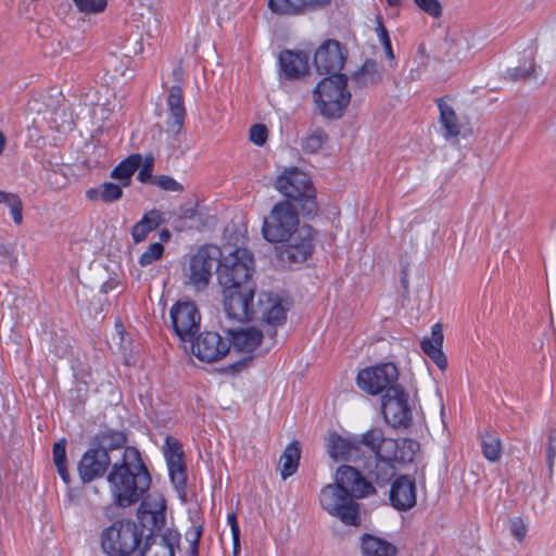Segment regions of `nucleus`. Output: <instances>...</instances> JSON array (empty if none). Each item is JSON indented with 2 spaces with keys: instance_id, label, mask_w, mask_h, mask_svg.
<instances>
[{
  "instance_id": "obj_55",
  "label": "nucleus",
  "mask_w": 556,
  "mask_h": 556,
  "mask_svg": "<svg viewBox=\"0 0 556 556\" xmlns=\"http://www.w3.org/2000/svg\"><path fill=\"white\" fill-rule=\"evenodd\" d=\"M534 73V64L532 61H528V64L525 66H519L516 68V76L526 78L532 76Z\"/></svg>"
},
{
  "instance_id": "obj_24",
  "label": "nucleus",
  "mask_w": 556,
  "mask_h": 556,
  "mask_svg": "<svg viewBox=\"0 0 556 556\" xmlns=\"http://www.w3.org/2000/svg\"><path fill=\"white\" fill-rule=\"evenodd\" d=\"M166 104L167 132L169 136H177L180 134L186 117L182 89L179 86L169 88Z\"/></svg>"
},
{
  "instance_id": "obj_29",
  "label": "nucleus",
  "mask_w": 556,
  "mask_h": 556,
  "mask_svg": "<svg viewBox=\"0 0 556 556\" xmlns=\"http://www.w3.org/2000/svg\"><path fill=\"white\" fill-rule=\"evenodd\" d=\"M443 330L441 324H435L431 330L430 338H424L420 342L422 352L441 369L447 367V359L442 350Z\"/></svg>"
},
{
  "instance_id": "obj_22",
  "label": "nucleus",
  "mask_w": 556,
  "mask_h": 556,
  "mask_svg": "<svg viewBox=\"0 0 556 556\" xmlns=\"http://www.w3.org/2000/svg\"><path fill=\"white\" fill-rule=\"evenodd\" d=\"M111 458L109 454L99 448H89L83 455L78 464V473L83 482H90L98 477H102L109 465Z\"/></svg>"
},
{
  "instance_id": "obj_1",
  "label": "nucleus",
  "mask_w": 556,
  "mask_h": 556,
  "mask_svg": "<svg viewBox=\"0 0 556 556\" xmlns=\"http://www.w3.org/2000/svg\"><path fill=\"white\" fill-rule=\"evenodd\" d=\"M376 493V489L354 467L340 466L336 483L325 485L319 495L320 506L346 526L361 525L359 504L353 497L363 498Z\"/></svg>"
},
{
  "instance_id": "obj_8",
  "label": "nucleus",
  "mask_w": 556,
  "mask_h": 556,
  "mask_svg": "<svg viewBox=\"0 0 556 556\" xmlns=\"http://www.w3.org/2000/svg\"><path fill=\"white\" fill-rule=\"evenodd\" d=\"M298 212L289 201L275 204L265 218L262 232L264 238L271 243L286 240L294 231L301 229Z\"/></svg>"
},
{
  "instance_id": "obj_39",
  "label": "nucleus",
  "mask_w": 556,
  "mask_h": 556,
  "mask_svg": "<svg viewBox=\"0 0 556 556\" xmlns=\"http://www.w3.org/2000/svg\"><path fill=\"white\" fill-rule=\"evenodd\" d=\"M389 438H386L383 435V432L379 428H371L365 433L361 435L358 439L359 446L364 445L367 447L371 453L372 456H383V445L388 441Z\"/></svg>"
},
{
  "instance_id": "obj_18",
  "label": "nucleus",
  "mask_w": 556,
  "mask_h": 556,
  "mask_svg": "<svg viewBox=\"0 0 556 556\" xmlns=\"http://www.w3.org/2000/svg\"><path fill=\"white\" fill-rule=\"evenodd\" d=\"M170 480L175 488L184 491L187 483L186 465L181 444L174 438L167 437L164 446Z\"/></svg>"
},
{
  "instance_id": "obj_28",
  "label": "nucleus",
  "mask_w": 556,
  "mask_h": 556,
  "mask_svg": "<svg viewBox=\"0 0 556 556\" xmlns=\"http://www.w3.org/2000/svg\"><path fill=\"white\" fill-rule=\"evenodd\" d=\"M367 477H364L371 485L386 486L395 476V467L390 458L371 456L365 465Z\"/></svg>"
},
{
  "instance_id": "obj_15",
  "label": "nucleus",
  "mask_w": 556,
  "mask_h": 556,
  "mask_svg": "<svg viewBox=\"0 0 556 556\" xmlns=\"http://www.w3.org/2000/svg\"><path fill=\"white\" fill-rule=\"evenodd\" d=\"M192 354L201 362L214 363L224 358L230 350V340L216 331H203L189 341Z\"/></svg>"
},
{
  "instance_id": "obj_19",
  "label": "nucleus",
  "mask_w": 556,
  "mask_h": 556,
  "mask_svg": "<svg viewBox=\"0 0 556 556\" xmlns=\"http://www.w3.org/2000/svg\"><path fill=\"white\" fill-rule=\"evenodd\" d=\"M90 104H92V109L90 111L91 114V123L92 126L90 128L91 138L98 136H113L110 132V117L115 110L116 103L115 99L106 96H98L97 102L90 100Z\"/></svg>"
},
{
  "instance_id": "obj_45",
  "label": "nucleus",
  "mask_w": 556,
  "mask_h": 556,
  "mask_svg": "<svg viewBox=\"0 0 556 556\" xmlns=\"http://www.w3.org/2000/svg\"><path fill=\"white\" fill-rule=\"evenodd\" d=\"M164 254V245L160 242L149 244L147 250L140 255L139 264L142 267L151 265L153 262L160 260Z\"/></svg>"
},
{
  "instance_id": "obj_51",
  "label": "nucleus",
  "mask_w": 556,
  "mask_h": 556,
  "mask_svg": "<svg viewBox=\"0 0 556 556\" xmlns=\"http://www.w3.org/2000/svg\"><path fill=\"white\" fill-rule=\"evenodd\" d=\"M227 521L231 529L232 541H233V554L237 556L240 548V529L237 521L236 513L228 514Z\"/></svg>"
},
{
  "instance_id": "obj_47",
  "label": "nucleus",
  "mask_w": 556,
  "mask_h": 556,
  "mask_svg": "<svg viewBox=\"0 0 556 556\" xmlns=\"http://www.w3.org/2000/svg\"><path fill=\"white\" fill-rule=\"evenodd\" d=\"M414 3L432 18L442 16L443 9L439 0H414Z\"/></svg>"
},
{
  "instance_id": "obj_63",
  "label": "nucleus",
  "mask_w": 556,
  "mask_h": 556,
  "mask_svg": "<svg viewBox=\"0 0 556 556\" xmlns=\"http://www.w3.org/2000/svg\"><path fill=\"white\" fill-rule=\"evenodd\" d=\"M257 146H263L266 141H263V140H260V141H254Z\"/></svg>"
},
{
  "instance_id": "obj_46",
  "label": "nucleus",
  "mask_w": 556,
  "mask_h": 556,
  "mask_svg": "<svg viewBox=\"0 0 556 556\" xmlns=\"http://www.w3.org/2000/svg\"><path fill=\"white\" fill-rule=\"evenodd\" d=\"M83 14H97L106 8V0H72Z\"/></svg>"
},
{
  "instance_id": "obj_42",
  "label": "nucleus",
  "mask_w": 556,
  "mask_h": 556,
  "mask_svg": "<svg viewBox=\"0 0 556 556\" xmlns=\"http://www.w3.org/2000/svg\"><path fill=\"white\" fill-rule=\"evenodd\" d=\"M0 203L7 204L10 207L14 223L21 225L23 222V203L20 197L15 193L0 190Z\"/></svg>"
},
{
  "instance_id": "obj_43",
  "label": "nucleus",
  "mask_w": 556,
  "mask_h": 556,
  "mask_svg": "<svg viewBox=\"0 0 556 556\" xmlns=\"http://www.w3.org/2000/svg\"><path fill=\"white\" fill-rule=\"evenodd\" d=\"M481 446L483 456L490 462H496L501 458V440L495 433H485Z\"/></svg>"
},
{
  "instance_id": "obj_13",
  "label": "nucleus",
  "mask_w": 556,
  "mask_h": 556,
  "mask_svg": "<svg viewBox=\"0 0 556 556\" xmlns=\"http://www.w3.org/2000/svg\"><path fill=\"white\" fill-rule=\"evenodd\" d=\"M381 408L384 420L393 428H407L412 424L408 393L403 388H389L382 396Z\"/></svg>"
},
{
  "instance_id": "obj_54",
  "label": "nucleus",
  "mask_w": 556,
  "mask_h": 556,
  "mask_svg": "<svg viewBox=\"0 0 556 556\" xmlns=\"http://www.w3.org/2000/svg\"><path fill=\"white\" fill-rule=\"evenodd\" d=\"M177 214L180 219H192L197 214V210L192 205H181Z\"/></svg>"
},
{
  "instance_id": "obj_27",
  "label": "nucleus",
  "mask_w": 556,
  "mask_h": 556,
  "mask_svg": "<svg viewBox=\"0 0 556 556\" xmlns=\"http://www.w3.org/2000/svg\"><path fill=\"white\" fill-rule=\"evenodd\" d=\"M279 65L288 78H300L309 71L308 55L303 51L283 50L279 53Z\"/></svg>"
},
{
  "instance_id": "obj_57",
  "label": "nucleus",
  "mask_w": 556,
  "mask_h": 556,
  "mask_svg": "<svg viewBox=\"0 0 556 556\" xmlns=\"http://www.w3.org/2000/svg\"><path fill=\"white\" fill-rule=\"evenodd\" d=\"M302 143V150L305 153H315L317 152L321 147V141H301Z\"/></svg>"
},
{
  "instance_id": "obj_64",
  "label": "nucleus",
  "mask_w": 556,
  "mask_h": 556,
  "mask_svg": "<svg viewBox=\"0 0 556 556\" xmlns=\"http://www.w3.org/2000/svg\"><path fill=\"white\" fill-rule=\"evenodd\" d=\"M0 139H4V136L1 131H0Z\"/></svg>"
},
{
  "instance_id": "obj_36",
  "label": "nucleus",
  "mask_w": 556,
  "mask_h": 556,
  "mask_svg": "<svg viewBox=\"0 0 556 556\" xmlns=\"http://www.w3.org/2000/svg\"><path fill=\"white\" fill-rule=\"evenodd\" d=\"M86 197L90 201H102L112 203L118 201L123 197V186L105 181L97 188H90L86 191Z\"/></svg>"
},
{
  "instance_id": "obj_37",
  "label": "nucleus",
  "mask_w": 556,
  "mask_h": 556,
  "mask_svg": "<svg viewBox=\"0 0 556 556\" xmlns=\"http://www.w3.org/2000/svg\"><path fill=\"white\" fill-rule=\"evenodd\" d=\"M300 456L301 448L299 442L293 441L287 445L279 458V469L282 479H287L296 471Z\"/></svg>"
},
{
  "instance_id": "obj_14",
  "label": "nucleus",
  "mask_w": 556,
  "mask_h": 556,
  "mask_svg": "<svg viewBox=\"0 0 556 556\" xmlns=\"http://www.w3.org/2000/svg\"><path fill=\"white\" fill-rule=\"evenodd\" d=\"M172 327L181 342L192 341L199 332L201 314L191 301H179L169 311Z\"/></svg>"
},
{
  "instance_id": "obj_60",
  "label": "nucleus",
  "mask_w": 556,
  "mask_h": 556,
  "mask_svg": "<svg viewBox=\"0 0 556 556\" xmlns=\"http://www.w3.org/2000/svg\"><path fill=\"white\" fill-rule=\"evenodd\" d=\"M5 142H7V141H0V154H1V153H2V151L4 150Z\"/></svg>"
},
{
  "instance_id": "obj_30",
  "label": "nucleus",
  "mask_w": 556,
  "mask_h": 556,
  "mask_svg": "<svg viewBox=\"0 0 556 556\" xmlns=\"http://www.w3.org/2000/svg\"><path fill=\"white\" fill-rule=\"evenodd\" d=\"M330 0H268V9L280 15H295L328 4Z\"/></svg>"
},
{
  "instance_id": "obj_11",
  "label": "nucleus",
  "mask_w": 556,
  "mask_h": 556,
  "mask_svg": "<svg viewBox=\"0 0 556 556\" xmlns=\"http://www.w3.org/2000/svg\"><path fill=\"white\" fill-rule=\"evenodd\" d=\"M399 370L393 363H384L378 366L362 369L356 378L359 389L376 395L389 388H397Z\"/></svg>"
},
{
  "instance_id": "obj_16",
  "label": "nucleus",
  "mask_w": 556,
  "mask_h": 556,
  "mask_svg": "<svg viewBox=\"0 0 556 556\" xmlns=\"http://www.w3.org/2000/svg\"><path fill=\"white\" fill-rule=\"evenodd\" d=\"M345 51L332 39L324 41L314 54V65L319 74H338L345 63Z\"/></svg>"
},
{
  "instance_id": "obj_53",
  "label": "nucleus",
  "mask_w": 556,
  "mask_h": 556,
  "mask_svg": "<svg viewBox=\"0 0 556 556\" xmlns=\"http://www.w3.org/2000/svg\"><path fill=\"white\" fill-rule=\"evenodd\" d=\"M268 129L264 124H255L250 128L249 139H267Z\"/></svg>"
},
{
  "instance_id": "obj_41",
  "label": "nucleus",
  "mask_w": 556,
  "mask_h": 556,
  "mask_svg": "<svg viewBox=\"0 0 556 556\" xmlns=\"http://www.w3.org/2000/svg\"><path fill=\"white\" fill-rule=\"evenodd\" d=\"M53 463L62 480L70 483V473L66 467V440L61 439L53 445Z\"/></svg>"
},
{
  "instance_id": "obj_61",
  "label": "nucleus",
  "mask_w": 556,
  "mask_h": 556,
  "mask_svg": "<svg viewBox=\"0 0 556 556\" xmlns=\"http://www.w3.org/2000/svg\"><path fill=\"white\" fill-rule=\"evenodd\" d=\"M323 136L321 135H313L311 139H316V140H319L321 139Z\"/></svg>"
},
{
  "instance_id": "obj_9",
  "label": "nucleus",
  "mask_w": 556,
  "mask_h": 556,
  "mask_svg": "<svg viewBox=\"0 0 556 556\" xmlns=\"http://www.w3.org/2000/svg\"><path fill=\"white\" fill-rule=\"evenodd\" d=\"M141 538L142 532L134 521L119 520L103 532L102 547L109 555L128 556L137 549Z\"/></svg>"
},
{
  "instance_id": "obj_40",
  "label": "nucleus",
  "mask_w": 556,
  "mask_h": 556,
  "mask_svg": "<svg viewBox=\"0 0 556 556\" xmlns=\"http://www.w3.org/2000/svg\"><path fill=\"white\" fill-rule=\"evenodd\" d=\"M99 446L97 448L103 450L109 454V451L122 448L127 442L126 435L122 431H106L102 432L97 438Z\"/></svg>"
},
{
  "instance_id": "obj_21",
  "label": "nucleus",
  "mask_w": 556,
  "mask_h": 556,
  "mask_svg": "<svg viewBox=\"0 0 556 556\" xmlns=\"http://www.w3.org/2000/svg\"><path fill=\"white\" fill-rule=\"evenodd\" d=\"M389 500L396 510L406 511L416 505L415 479L403 475L397 477L389 490Z\"/></svg>"
},
{
  "instance_id": "obj_32",
  "label": "nucleus",
  "mask_w": 556,
  "mask_h": 556,
  "mask_svg": "<svg viewBox=\"0 0 556 556\" xmlns=\"http://www.w3.org/2000/svg\"><path fill=\"white\" fill-rule=\"evenodd\" d=\"M229 336H231V342L233 346L244 353L254 351L263 340V333L256 328H247L233 330L232 328L227 329Z\"/></svg>"
},
{
  "instance_id": "obj_35",
  "label": "nucleus",
  "mask_w": 556,
  "mask_h": 556,
  "mask_svg": "<svg viewBox=\"0 0 556 556\" xmlns=\"http://www.w3.org/2000/svg\"><path fill=\"white\" fill-rule=\"evenodd\" d=\"M142 156L138 153L129 155L111 172V178L118 180L123 187H128L134 173L140 167Z\"/></svg>"
},
{
  "instance_id": "obj_31",
  "label": "nucleus",
  "mask_w": 556,
  "mask_h": 556,
  "mask_svg": "<svg viewBox=\"0 0 556 556\" xmlns=\"http://www.w3.org/2000/svg\"><path fill=\"white\" fill-rule=\"evenodd\" d=\"M437 105L440 112L439 121L442 128L445 130L446 137H458L463 135L462 124L454 110L452 102L448 99H439ZM464 136L466 134L464 132Z\"/></svg>"
},
{
  "instance_id": "obj_44",
  "label": "nucleus",
  "mask_w": 556,
  "mask_h": 556,
  "mask_svg": "<svg viewBox=\"0 0 556 556\" xmlns=\"http://www.w3.org/2000/svg\"><path fill=\"white\" fill-rule=\"evenodd\" d=\"M376 33H377L378 40L384 50L386 56L391 62V66L394 67L395 66V55H394V52L392 49L389 33L380 20L378 21V24L376 27Z\"/></svg>"
},
{
  "instance_id": "obj_56",
  "label": "nucleus",
  "mask_w": 556,
  "mask_h": 556,
  "mask_svg": "<svg viewBox=\"0 0 556 556\" xmlns=\"http://www.w3.org/2000/svg\"><path fill=\"white\" fill-rule=\"evenodd\" d=\"M201 535H202V527H198L194 530L193 539L191 541L189 556H197L198 555V545H199V541H200Z\"/></svg>"
},
{
  "instance_id": "obj_34",
  "label": "nucleus",
  "mask_w": 556,
  "mask_h": 556,
  "mask_svg": "<svg viewBox=\"0 0 556 556\" xmlns=\"http://www.w3.org/2000/svg\"><path fill=\"white\" fill-rule=\"evenodd\" d=\"M165 220L163 213L156 208L147 212L142 218L131 228V237L134 242L140 243L144 241L150 232L155 230Z\"/></svg>"
},
{
  "instance_id": "obj_10",
  "label": "nucleus",
  "mask_w": 556,
  "mask_h": 556,
  "mask_svg": "<svg viewBox=\"0 0 556 556\" xmlns=\"http://www.w3.org/2000/svg\"><path fill=\"white\" fill-rule=\"evenodd\" d=\"M315 232L308 225H302L286 240L278 242L276 254L288 266L304 263L313 253Z\"/></svg>"
},
{
  "instance_id": "obj_26",
  "label": "nucleus",
  "mask_w": 556,
  "mask_h": 556,
  "mask_svg": "<svg viewBox=\"0 0 556 556\" xmlns=\"http://www.w3.org/2000/svg\"><path fill=\"white\" fill-rule=\"evenodd\" d=\"M384 457L393 463L406 464L414 460L419 443L413 439H388L383 445Z\"/></svg>"
},
{
  "instance_id": "obj_4",
  "label": "nucleus",
  "mask_w": 556,
  "mask_h": 556,
  "mask_svg": "<svg viewBox=\"0 0 556 556\" xmlns=\"http://www.w3.org/2000/svg\"><path fill=\"white\" fill-rule=\"evenodd\" d=\"M348 79L342 74L330 75L321 79L313 90V102L325 117L339 118L351 102Z\"/></svg>"
},
{
  "instance_id": "obj_59",
  "label": "nucleus",
  "mask_w": 556,
  "mask_h": 556,
  "mask_svg": "<svg viewBox=\"0 0 556 556\" xmlns=\"http://www.w3.org/2000/svg\"><path fill=\"white\" fill-rule=\"evenodd\" d=\"M170 237V233L168 230L164 229L161 232V238L167 240Z\"/></svg>"
},
{
  "instance_id": "obj_6",
  "label": "nucleus",
  "mask_w": 556,
  "mask_h": 556,
  "mask_svg": "<svg viewBox=\"0 0 556 556\" xmlns=\"http://www.w3.org/2000/svg\"><path fill=\"white\" fill-rule=\"evenodd\" d=\"M253 255L243 248H237L219 258L216 267L217 279L223 289L253 287Z\"/></svg>"
},
{
  "instance_id": "obj_20",
  "label": "nucleus",
  "mask_w": 556,
  "mask_h": 556,
  "mask_svg": "<svg viewBox=\"0 0 556 556\" xmlns=\"http://www.w3.org/2000/svg\"><path fill=\"white\" fill-rule=\"evenodd\" d=\"M165 501L163 497L152 500L144 498L139 508L138 517L141 523L147 527L151 526V534L149 536L161 535L165 526Z\"/></svg>"
},
{
  "instance_id": "obj_25",
  "label": "nucleus",
  "mask_w": 556,
  "mask_h": 556,
  "mask_svg": "<svg viewBox=\"0 0 556 556\" xmlns=\"http://www.w3.org/2000/svg\"><path fill=\"white\" fill-rule=\"evenodd\" d=\"M179 533L166 529L161 535L147 536L142 556H175Z\"/></svg>"
},
{
  "instance_id": "obj_50",
  "label": "nucleus",
  "mask_w": 556,
  "mask_h": 556,
  "mask_svg": "<svg viewBox=\"0 0 556 556\" xmlns=\"http://www.w3.org/2000/svg\"><path fill=\"white\" fill-rule=\"evenodd\" d=\"M509 531L516 540L522 542L527 535L528 527L521 518L516 517L509 520Z\"/></svg>"
},
{
  "instance_id": "obj_58",
  "label": "nucleus",
  "mask_w": 556,
  "mask_h": 556,
  "mask_svg": "<svg viewBox=\"0 0 556 556\" xmlns=\"http://www.w3.org/2000/svg\"><path fill=\"white\" fill-rule=\"evenodd\" d=\"M389 7L400 8L402 5L403 0H386Z\"/></svg>"
},
{
  "instance_id": "obj_62",
  "label": "nucleus",
  "mask_w": 556,
  "mask_h": 556,
  "mask_svg": "<svg viewBox=\"0 0 556 556\" xmlns=\"http://www.w3.org/2000/svg\"><path fill=\"white\" fill-rule=\"evenodd\" d=\"M553 457H554V451L551 450L549 451V455H548L549 462H552Z\"/></svg>"
},
{
  "instance_id": "obj_49",
  "label": "nucleus",
  "mask_w": 556,
  "mask_h": 556,
  "mask_svg": "<svg viewBox=\"0 0 556 556\" xmlns=\"http://www.w3.org/2000/svg\"><path fill=\"white\" fill-rule=\"evenodd\" d=\"M153 167H154V159L152 156H147L143 161V163L141 162V165L139 167V173H138V180L142 184H146V182H151L152 184V180H153V176H152V173H153Z\"/></svg>"
},
{
  "instance_id": "obj_23",
  "label": "nucleus",
  "mask_w": 556,
  "mask_h": 556,
  "mask_svg": "<svg viewBox=\"0 0 556 556\" xmlns=\"http://www.w3.org/2000/svg\"><path fill=\"white\" fill-rule=\"evenodd\" d=\"M326 447L333 460H356L359 457V442L356 437H342L332 432L326 439Z\"/></svg>"
},
{
  "instance_id": "obj_7",
  "label": "nucleus",
  "mask_w": 556,
  "mask_h": 556,
  "mask_svg": "<svg viewBox=\"0 0 556 556\" xmlns=\"http://www.w3.org/2000/svg\"><path fill=\"white\" fill-rule=\"evenodd\" d=\"M219 258L220 250L217 247L203 245L199 248L184 267L185 285L197 292L205 290Z\"/></svg>"
},
{
  "instance_id": "obj_38",
  "label": "nucleus",
  "mask_w": 556,
  "mask_h": 556,
  "mask_svg": "<svg viewBox=\"0 0 556 556\" xmlns=\"http://www.w3.org/2000/svg\"><path fill=\"white\" fill-rule=\"evenodd\" d=\"M382 78L381 67L372 60H367L353 74L354 81L361 87H368L379 83Z\"/></svg>"
},
{
  "instance_id": "obj_12",
  "label": "nucleus",
  "mask_w": 556,
  "mask_h": 556,
  "mask_svg": "<svg viewBox=\"0 0 556 556\" xmlns=\"http://www.w3.org/2000/svg\"><path fill=\"white\" fill-rule=\"evenodd\" d=\"M254 287L224 289V311L230 321L247 323L254 319Z\"/></svg>"
},
{
  "instance_id": "obj_3",
  "label": "nucleus",
  "mask_w": 556,
  "mask_h": 556,
  "mask_svg": "<svg viewBox=\"0 0 556 556\" xmlns=\"http://www.w3.org/2000/svg\"><path fill=\"white\" fill-rule=\"evenodd\" d=\"M29 114L37 115L34 123L43 122L60 136H71L76 121L84 111L80 100H67L61 92L40 94L27 103Z\"/></svg>"
},
{
  "instance_id": "obj_5",
  "label": "nucleus",
  "mask_w": 556,
  "mask_h": 556,
  "mask_svg": "<svg viewBox=\"0 0 556 556\" xmlns=\"http://www.w3.org/2000/svg\"><path fill=\"white\" fill-rule=\"evenodd\" d=\"M275 188L283 197L299 203L304 215H315L318 211L316 190L311 177L298 167L285 168L276 178Z\"/></svg>"
},
{
  "instance_id": "obj_52",
  "label": "nucleus",
  "mask_w": 556,
  "mask_h": 556,
  "mask_svg": "<svg viewBox=\"0 0 556 556\" xmlns=\"http://www.w3.org/2000/svg\"><path fill=\"white\" fill-rule=\"evenodd\" d=\"M161 22H162V16L156 12L152 13V17H150L148 20V24H147V34L150 37H153V36H155V34L159 33Z\"/></svg>"
},
{
  "instance_id": "obj_17",
  "label": "nucleus",
  "mask_w": 556,
  "mask_h": 556,
  "mask_svg": "<svg viewBox=\"0 0 556 556\" xmlns=\"http://www.w3.org/2000/svg\"><path fill=\"white\" fill-rule=\"evenodd\" d=\"M288 309L287 301L270 292H261L255 306L254 319L271 326H279L285 323Z\"/></svg>"
},
{
  "instance_id": "obj_2",
  "label": "nucleus",
  "mask_w": 556,
  "mask_h": 556,
  "mask_svg": "<svg viewBox=\"0 0 556 556\" xmlns=\"http://www.w3.org/2000/svg\"><path fill=\"white\" fill-rule=\"evenodd\" d=\"M114 503L128 507L137 503L150 488L151 477L136 447L124 450L121 463H115L108 475Z\"/></svg>"
},
{
  "instance_id": "obj_48",
  "label": "nucleus",
  "mask_w": 556,
  "mask_h": 556,
  "mask_svg": "<svg viewBox=\"0 0 556 556\" xmlns=\"http://www.w3.org/2000/svg\"><path fill=\"white\" fill-rule=\"evenodd\" d=\"M152 185H155L165 191L181 192L184 190V187L181 184H179L173 177L167 176V175H161V176L154 177L152 180Z\"/></svg>"
},
{
  "instance_id": "obj_33",
  "label": "nucleus",
  "mask_w": 556,
  "mask_h": 556,
  "mask_svg": "<svg viewBox=\"0 0 556 556\" xmlns=\"http://www.w3.org/2000/svg\"><path fill=\"white\" fill-rule=\"evenodd\" d=\"M361 551L363 556H396L397 554L394 544L368 533L361 538Z\"/></svg>"
}]
</instances>
